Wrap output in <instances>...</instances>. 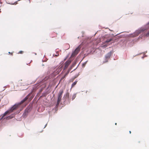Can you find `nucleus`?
<instances>
[{
	"label": "nucleus",
	"mask_w": 149,
	"mask_h": 149,
	"mask_svg": "<svg viewBox=\"0 0 149 149\" xmlns=\"http://www.w3.org/2000/svg\"><path fill=\"white\" fill-rule=\"evenodd\" d=\"M19 106L20 105L18 104H15L11 109L5 112L3 114L0 120H1L7 114H9L13 112L14 111H15L17 109L19 108Z\"/></svg>",
	"instance_id": "nucleus-1"
},
{
	"label": "nucleus",
	"mask_w": 149,
	"mask_h": 149,
	"mask_svg": "<svg viewBox=\"0 0 149 149\" xmlns=\"http://www.w3.org/2000/svg\"><path fill=\"white\" fill-rule=\"evenodd\" d=\"M63 90L62 89L60 91L58 95V100L56 106H58L61 101L62 95L63 93Z\"/></svg>",
	"instance_id": "nucleus-2"
},
{
	"label": "nucleus",
	"mask_w": 149,
	"mask_h": 149,
	"mask_svg": "<svg viewBox=\"0 0 149 149\" xmlns=\"http://www.w3.org/2000/svg\"><path fill=\"white\" fill-rule=\"evenodd\" d=\"M81 47L79 45L75 50V51L72 52L71 55L72 57L75 56L79 53L80 51Z\"/></svg>",
	"instance_id": "nucleus-3"
},
{
	"label": "nucleus",
	"mask_w": 149,
	"mask_h": 149,
	"mask_svg": "<svg viewBox=\"0 0 149 149\" xmlns=\"http://www.w3.org/2000/svg\"><path fill=\"white\" fill-rule=\"evenodd\" d=\"M71 63V61L70 60L67 61L64 64V68L63 70H65L68 67Z\"/></svg>",
	"instance_id": "nucleus-4"
},
{
	"label": "nucleus",
	"mask_w": 149,
	"mask_h": 149,
	"mask_svg": "<svg viewBox=\"0 0 149 149\" xmlns=\"http://www.w3.org/2000/svg\"><path fill=\"white\" fill-rule=\"evenodd\" d=\"M111 56V52L107 53L105 56V62H107L108 61V60L110 58Z\"/></svg>",
	"instance_id": "nucleus-5"
},
{
	"label": "nucleus",
	"mask_w": 149,
	"mask_h": 149,
	"mask_svg": "<svg viewBox=\"0 0 149 149\" xmlns=\"http://www.w3.org/2000/svg\"><path fill=\"white\" fill-rule=\"evenodd\" d=\"M29 95H27L26 96L24 99L22 100L19 103H18L19 105H20L21 104L23 103L24 102L26 101L29 98Z\"/></svg>",
	"instance_id": "nucleus-6"
},
{
	"label": "nucleus",
	"mask_w": 149,
	"mask_h": 149,
	"mask_svg": "<svg viewBox=\"0 0 149 149\" xmlns=\"http://www.w3.org/2000/svg\"><path fill=\"white\" fill-rule=\"evenodd\" d=\"M29 95H27L26 96L24 99L22 100L19 103H18L19 105H20L21 104L23 103L24 102L26 101L29 98Z\"/></svg>",
	"instance_id": "nucleus-7"
},
{
	"label": "nucleus",
	"mask_w": 149,
	"mask_h": 149,
	"mask_svg": "<svg viewBox=\"0 0 149 149\" xmlns=\"http://www.w3.org/2000/svg\"><path fill=\"white\" fill-rule=\"evenodd\" d=\"M29 95H27L26 96L24 99L22 100L19 103H18L19 105H20L21 104L23 103L24 102L26 101L29 98Z\"/></svg>",
	"instance_id": "nucleus-8"
},
{
	"label": "nucleus",
	"mask_w": 149,
	"mask_h": 149,
	"mask_svg": "<svg viewBox=\"0 0 149 149\" xmlns=\"http://www.w3.org/2000/svg\"><path fill=\"white\" fill-rule=\"evenodd\" d=\"M29 95H27L26 96L24 99L22 100L19 103H18L19 105H20L21 104L23 103L24 102L26 101L29 98Z\"/></svg>",
	"instance_id": "nucleus-9"
},
{
	"label": "nucleus",
	"mask_w": 149,
	"mask_h": 149,
	"mask_svg": "<svg viewBox=\"0 0 149 149\" xmlns=\"http://www.w3.org/2000/svg\"><path fill=\"white\" fill-rule=\"evenodd\" d=\"M29 95H27L26 96L24 99L22 100L19 103H18L19 105H20L21 104L23 103L24 102L26 101L29 98Z\"/></svg>",
	"instance_id": "nucleus-10"
},
{
	"label": "nucleus",
	"mask_w": 149,
	"mask_h": 149,
	"mask_svg": "<svg viewBox=\"0 0 149 149\" xmlns=\"http://www.w3.org/2000/svg\"><path fill=\"white\" fill-rule=\"evenodd\" d=\"M141 31H142L140 30L136 31L134 33V35L133 36L134 37L137 36L139 34L141 33Z\"/></svg>",
	"instance_id": "nucleus-11"
},
{
	"label": "nucleus",
	"mask_w": 149,
	"mask_h": 149,
	"mask_svg": "<svg viewBox=\"0 0 149 149\" xmlns=\"http://www.w3.org/2000/svg\"><path fill=\"white\" fill-rule=\"evenodd\" d=\"M15 114H12L11 115L7 117L6 118V119L8 120L11 119L13 118Z\"/></svg>",
	"instance_id": "nucleus-12"
},
{
	"label": "nucleus",
	"mask_w": 149,
	"mask_h": 149,
	"mask_svg": "<svg viewBox=\"0 0 149 149\" xmlns=\"http://www.w3.org/2000/svg\"><path fill=\"white\" fill-rule=\"evenodd\" d=\"M69 95V93H67L65 95H64V97L66 99L67 98H68Z\"/></svg>",
	"instance_id": "nucleus-13"
},
{
	"label": "nucleus",
	"mask_w": 149,
	"mask_h": 149,
	"mask_svg": "<svg viewBox=\"0 0 149 149\" xmlns=\"http://www.w3.org/2000/svg\"><path fill=\"white\" fill-rule=\"evenodd\" d=\"M77 82V81H76L72 84L71 86V88H73L75 86V85L76 84Z\"/></svg>",
	"instance_id": "nucleus-14"
},
{
	"label": "nucleus",
	"mask_w": 149,
	"mask_h": 149,
	"mask_svg": "<svg viewBox=\"0 0 149 149\" xmlns=\"http://www.w3.org/2000/svg\"><path fill=\"white\" fill-rule=\"evenodd\" d=\"M145 36L146 37H148L149 36V31H148L147 33L145 34Z\"/></svg>",
	"instance_id": "nucleus-15"
},
{
	"label": "nucleus",
	"mask_w": 149,
	"mask_h": 149,
	"mask_svg": "<svg viewBox=\"0 0 149 149\" xmlns=\"http://www.w3.org/2000/svg\"><path fill=\"white\" fill-rule=\"evenodd\" d=\"M76 97V95L75 94H74L72 97V100H73Z\"/></svg>",
	"instance_id": "nucleus-16"
},
{
	"label": "nucleus",
	"mask_w": 149,
	"mask_h": 149,
	"mask_svg": "<svg viewBox=\"0 0 149 149\" xmlns=\"http://www.w3.org/2000/svg\"><path fill=\"white\" fill-rule=\"evenodd\" d=\"M73 67H74V65H72L70 68H69L68 71H69L70 72Z\"/></svg>",
	"instance_id": "nucleus-17"
},
{
	"label": "nucleus",
	"mask_w": 149,
	"mask_h": 149,
	"mask_svg": "<svg viewBox=\"0 0 149 149\" xmlns=\"http://www.w3.org/2000/svg\"><path fill=\"white\" fill-rule=\"evenodd\" d=\"M111 40V39H110L109 40H107L106 41V43H108L109 42H110Z\"/></svg>",
	"instance_id": "nucleus-18"
},
{
	"label": "nucleus",
	"mask_w": 149,
	"mask_h": 149,
	"mask_svg": "<svg viewBox=\"0 0 149 149\" xmlns=\"http://www.w3.org/2000/svg\"><path fill=\"white\" fill-rule=\"evenodd\" d=\"M69 72H70L69 71H68L65 74V76H66L69 73Z\"/></svg>",
	"instance_id": "nucleus-19"
},
{
	"label": "nucleus",
	"mask_w": 149,
	"mask_h": 149,
	"mask_svg": "<svg viewBox=\"0 0 149 149\" xmlns=\"http://www.w3.org/2000/svg\"><path fill=\"white\" fill-rule=\"evenodd\" d=\"M66 76H65V75H64V76H63V77H62L61 79V80H62L64 78H65V77H66Z\"/></svg>",
	"instance_id": "nucleus-20"
},
{
	"label": "nucleus",
	"mask_w": 149,
	"mask_h": 149,
	"mask_svg": "<svg viewBox=\"0 0 149 149\" xmlns=\"http://www.w3.org/2000/svg\"><path fill=\"white\" fill-rule=\"evenodd\" d=\"M77 77H74L73 78H72V81H73Z\"/></svg>",
	"instance_id": "nucleus-21"
},
{
	"label": "nucleus",
	"mask_w": 149,
	"mask_h": 149,
	"mask_svg": "<svg viewBox=\"0 0 149 149\" xmlns=\"http://www.w3.org/2000/svg\"><path fill=\"white\" fill-rule=\"evenodd\" d=\"M62 66H61L59 69V72H60L62 70Z\"/></svg>",
	"instance_id": "nucleus-22"
},
{
	"label": "nucleus",
	"mask_w": 149,
	"mask_h": 149,
	"mask_svg": "<svg viewBox=\"0 0 149 149\" xmlns=\"http://www.w3.org/2000/svg\"><path fill=\"white\" fill-rule=\"evenodd\" d=\"M23 52L22 51H20L19 52V53H20V54H22Z\"/></svg>",
	"instance_id": "nucleus-23"
},
{
	"label": "nucleus",
	"mask_w": 149,
	"mask_h": 149,
	"mask_svg": "<svg viewBox=\"0 0 149 149\" xmlns=\"http://www.w3.org/2000/svg\"><path fill=\"white\" fill-rule=\"evenodd\" d=\"M8 53H9V54H10V52H8ZM11 54L12 55H13V53H11Z\"/></svg>",
	"instance_id": "nucleus-24"
},
{
	"label": "nucleus",
	"mask_w": 149,
	"mask_h": 149,
	"mask_svg": "<svg viewBox=\"0 0 149 149\" xmlns=\"http://www.w3.org/2000/svg\"><path fill=\"white\" fill-rule=\"evenodd\" d=\"M55 55L56 56H57L59 55V54H58V55L56 54V55Z\"/></svg>",
	"instance_id": "nucleus-25"
},
{
	"label": "nucleus",
	"mask_w": 149,
	"mask_h": 149,
	"mask_svg": "<svg viewBox=\"0 0 149 149\" xmlns=\"http://www.w3.org/2000/svg\"><path fill=\"white\" fill-rule=\"evenodd\" d=\"M130 132V134H131V132L130 131V132Z\"/></svg>",
	"instance_id": "nucleus-26"
},
{
	"label": "nucleus",
	"mask_w": 149,
	"mask_h": 149,
	"mask_svg": "<svg viewBox=\"0 0 149 149\" xmlns=\"http://www.w3.org/2000/svg\"><path fill=\"white\" fill-rule=\"evenodd\" d=\"M115 125H117V123H115Z\"/></svg>",
	"instance_id": "nucleus-27"
},
{
	"label": "nucleus",
	"mask_w": 149,
	"mask_h": 149,
	"mask_svg": "<svg viewBox=\"0 0 149 149\" xmlns=\"http://www.w3.org/2000/svg\"><path fill=\"white\" fill-rule=\"evenodd\" d=\"M148 24H149V22L148 23Z\"/></svg>",
	"instance_id": "nucleus-28"
}]
</instances>
